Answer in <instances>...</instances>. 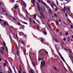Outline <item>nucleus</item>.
<instances>
[{
	"mask_svg": "<svg viewBox=\"0 0 73 73\" xmlns=\"http://www.w3.org/2000/svg\"><path fill=\"white\" fill-rule=\"evenodd\" d=\"M2 12H6V11L4 10V8L2 7Z\"/></svg>",
	"mask_w": 73,
	"mask_h": 73,
	"instance_id": "nucleus-9",
	"label": "nucleus"
},
{
	"mask_svg": "<svg viewBox=\"0 0 73 73\" xmlns=\"http://www.w3.org/2000/svg\"><path fill=\"white\" fill-rule=\"evenodd\" d=\"M56 4L57 5H58V1H56Z\"/></svg>",
	"mask_w": 73,
	"mask_h": 73,
	"instance_id": "nucleus-44",
	"label": "nucleus"
},
{
	"mask_svg": "<svg viewBox=\"0 0 73 73\" xmlns=\"http://www.w3.org/2000/svg\"><path fill=\"white\" fill-rule=\"evenodd\" d=\"M21 4H23V5L24 6H26V3H25L24 2H21Z\"/></svg>",
	"mask_w": 73,
	"mask_h": 73,
	"instance_id": "nucleus-7",
	"label": "nucleus"
},
{
	"mask_svg": "<svg viewBox=\"0 0 73 73\" xmlns=\"http://www.w3.org/2000/svg\"><path fill=\"white\" fill-rule=\"evenodd\" d=\"M5 62L6 64H8V62L7 61V60H5Z\"/></svg>",
	"mask_w": 73,
	"mask_h": 73,
	"instance_id": "nucleus-36",
	"label": "nucleus"
},
{
	"mask_svg": "<svg viewBox=\"0 0 73 73\" xmlns=\"http://www.w3.org/2000/svg\"><path fill=\"white\" fill-rule=\"evenodd\" d=\"M43 33L44 35H47V33L46 32V31H43Z\"/></svg>",
	"mask_w": 73,
	"mask_h": 73,
	"instance_id": "nucleus-14",
	"label": "nucleus"
},
{
	"mask_svg": "<svg viewBox=\"0 0 73 73\" xmlns=\"http://www.w3.org/2000/svg\"><path fill=\"white\" fill-rule=\"evenodd\" d=\"M19 7V6H17V5L15 6V9H17V7Z\"/></svg>",
	"mask_w": 73,
	"mask_h": 73,
	"instance_id": "nucleus-29",
	"label": "nucleus"
},
{
	"mask_svg": "<svg viewBox=\"0 0 73 73\" xmlns=\"http://www.w3.org/2000/svg\"><path fill=\"white\" fill-rule=\"evenodd\" d=\"M63 22H64V24H65V25H67L66 24V23H65V21H64Z\"/></svg>",
	"mask_w": 73,
	"mask_h": 73,
	"instance_id": "nucleus-50",
	"label": "nucleus"
},
{
	"mask_svg": "<svg viewBox=\"0 0 73 73\" xmlns=\"http://www.w3.org/2000/svg\"><path fill=\"white\" fill-rule=\"evenodd\" d=\"M59 30V29H57L56 30V31L57 32H58V31Z\"/></svg>",
	"mask_w": 73,
	"mask_h": 73,
	"instance_id": "nucleus-41",
	"label": "nucleus"
},
{
	"mask_svg": "<svg viewBox=\"0 0 73 73\" xmlns=\"http://www.w3.org/2000/svg\"><path fill=\"white\" fill-rule=\"evenodd\" d=\"M7 66V64H6L5 63H4L3 64V66Z\"/></svg>",
	"mask_w": 73,
	"mask_h": 73,
	"instance_id": "nucleus-34",
	"label": "nucleus"
},
{
	"mask_svg": "<svg viewBox=\"0 0 73 73\" xmlns=\"http://www.w3.org/2000/svg\"><path fill=\"white\" fill-rule=\"evenodd\" d=\"M44 5H45V6H47V5H46V4L45 3V2H44Z\"/></svg>",
	"mask_w": 73,
	"mask_h": 73,
	"instance_id": "nucleus-40",
	"label": "nucleus"
},
{
	"mask_svg": "<svg viewBox=\"0 0 73 73\" xmlns=\"http://www.w3.org/2000/svg\"><path fill=\"white\" fill-rule=\"evenodd\" d=\"M55 11H57V9H55Z\"/></svg>",
	"mask_w": 73,
	"mask_h": 73,
	"instance_id": "nucleus-60",
	"label": "nucleus"
},
{
	"mask_svg": "<svg viewBox=\"0 0 73 73\" xmlns=\"http://www.w3.org/2000/svg\"><path fill=\"white\" fill-rule=\"evenodd\" d=\"M2 48L3 49V50H5V49H4V47H2Z\"/></svg>",
	"mask_w": 73,
	"mask_h": 73,
	"instance_id": "nucleus-52",
	"label": "nucleus"
},
{
	"mask_svg": "<svg viewBox=\"0 0 73 73\" xmlns=\"http://www.w3.org/2000/svg\"><path fill=\"white\" fill-rule=\"evenodd\" d=\"M10 72L11 73H12V70H11V69H10Z\"/></svg>",
	"mask_w": 73,
	"mask_h": 73,
	"instance_id": "nucleus-48",
	"label": "nucleus"
},
{
	"mask_svg": "<svg viewBox=\"0 0 73 73\" xmlns=\"http://www.w3.org/2000/svg\"><path fill=\"white\" fill-rule=\"evenodd\" d=\"M16 36L17 38V39H18V38H18V36H17V35H16Z\"/></svg>",
	"mask_w": 73,
	"mask_h": 73,
	"instance_id": "nucleus-49",
	"label": "nucleus"
},
{
	"mask_svg": "<svg viewBox=\"0 0 73 73\" xmlns=\"http://www.w3.org/2000/svg\"><path fill=\"white\" fill-rule=\"evenodd\" d=\"M23 24H27V25H28V23L24 22H23Z\"/></svg>",
	"mask_w": 73,
	"mask_h": 73,
	"instance_id": "nucleus-28",
	"label": "nucleus"
},
{
	"mask_svg": "<svg viewBox=\"0 0 73 73\" xmlns=\"http://www.w3.org/2000/svg\"><path fill=\"white\" fill-rule=\"evenodd\" d=\"M3 44L4 46H6V44H5V42H3Z\"/></svg>",
	"mask_w": 73,
	"mask_h": 73,
	"instance_id": "nucleus-25",
	"label": "nucleus"
},
{
	"mask_svg": "<svg viewBox=\"0 0 73 73\" xmlns=\"http://www.w3.org/2000/svg\"><path fill=\"white\" fill-rule=\"evenodd\" d=\"M66 8L67 9V10L68 11H70V7H67Z\"/></svg>",
	"mask_w": 73,
	"mask_h": 73,
	"instance_id": "nucleus-6",
	"label": "nucleus"
},
{
	"mask_svg": "<svg viewBox=\"0 0 73 73\" xmlns=\"http://www.w3.org/2000/svg\"><path fill=\"white\" fill-rule=\"evenodd\" d=\"M52 13V10L51 9H49V13L50 14H51Z\"/></svg>",
	"mask_w": 73,
	"mask_h": 73,
	"instance_id": "nucleus-16",
	"label": "nucleus"
},
{
	"mask_svg": "<svg viewBox=\"0 0 73 73\" xmlns=\"http://www.w3.org/2000/svg\"><path fill=\"white\" fill-rule=\"evenodd\" d=\"M42 50H45V49H42L40 50L39 51V52H38V54H39L40 53Z\"/></svg>",
	"mask_w": 73,
	"mask_h": 73,
	"instance_id": "nucleus-11",
	"label": "nucleus"
},
{
	"mask_svg": "<svg viewBox=\"0 0 73 73\" xmlns=\"http://www.w3.org/2000/svg\"><path fill=\"white\" fill-rule=\"evenodd\" d=\"M41 64L42 66V67H44L45 66V61L44 60L43 63H42V60L41 62Z\"/></svg>",
	"mask_w": 73,
	"mask_h": 73,
	"instance_id": "nucleus-3",
	"label": "nucleus"
},
{
	"mask_svg": "<svg viewBox=\"0 0 73 73\" xmlns=\"http://www.w3.org/2000/svg\"><path fill=\"white\" fill-rule=\"evenodd\" d=\"M40 41H41L42 43V42H43V40L42 39L40 40Z\"/></svg>",
	"mask_w": 73,
	"mask_h": 73,
	"instance_id": "nucleus-45",
	"label": "nucleus"
},
{
	"mask_svg": "<svg viewBox=\"0 0 73 73\" xmlns=\"http://www.w3.org/2000/svg\"><path fill=\"white\" fill-rule=\"evenodd\" d=\"M31 3H32V4H33V5L34 7H35V0H31Z\"/></svg>",
	"mask_w": 73,
	"mask_h": 73,
	"instance_id": "nucleus-4",
	"label": "nucleus"
},
{
	"mask_svg": "<svg viewBox=\"0 0 73 73\" xmlns=\"http://www.w3.org/2000/svg\"><path fill=\"white\" fill-rule=\"evenodd\" d=\"M39 13L41 15V16H42V17H43L44 16V15H43V14L41 13V11H39Z\"/></svg>",
	"mask_w": 73,
	"mask_h": 73,
	"instance_id": "nucleus-13",
	"label": "nucleus"
},
{
	"mask_svg": "<svg viewBox=\"0 0 73 73\" xmlns=\"http://www.w3.org/2000/svg\"><path fill=\"white\" fill-rule=\"evenodd\" d=\"M0 50L1 51V53L2 54H4V52H3V50H2L1 49H0Z\"/></svg>",
	"mask_w": 73,
	"mask_h": 73,
	"instance_id": "nucleus-8",
	"label": "nucleus"
},
{
	"mask_svg": "<svg viewBox=\"0 0 73 73\" xmlns=\"http://www.w3.org/2000/svg\"><path fill=\"white\" fill-rule=\"evenodd\" d=\"M38 2L39 3H41V1H40V0H38Z\"/></svg>",
	"mask_w": 73,
	"mask_h": 73,
	"instance_id": "nucleus-64",
	"label": "nucleus"
},
{
	"mask_svg": "<svg viewBox=\"0 0 73 73\" xmlns=\"http://www.w3.org/2000/svg\"><path fill=\"white\" fill-rule=\"evenodd\" d=\"M30 73H33V70H31L30 71Z\"/></svg>",
	"mask_w": 73,
	"mask_h": 73,
	"instance_id": "nucleus-20",
	"label": "nucleus"
},
{
	"mask_svg": "<svg viewBox=\"0 0 73 73\" xmlns=\"http://www.w3.org/2000/svg\"><path fill=\"white\" fill-rule=\"evenodd\" d=\"M15 0H12V1L13 3H14L15 2Z\"/></svg>",
	"mask_w": 73,
	"mask_h": 73,
	"instance_id": "nucleus-59",
	"label": "nucleus"
},
{
	"mask_svg": "<svg viewBox=\"0 0 73 73\" xmlns=\"http://www.w3.org/2000/svg\"><path fill=\"white\" fill-rule=\"evenodd\" d=\"M13 69H14V70H15V67L13 66Z\"/></svg>",
	"mask_w": 73,
	"mask_h": 73,
	"instance_id": "nucleus-54",
	"label": "nucleus"
},
{
	"mask_svg": "<svg viewBox=\"0 0 73 73\" xmlns=\"http://www.w3.org/2000/svg\"><path fill=\"white\" fill-rule=\"evenodd\" d=\"M66 17H68V14H66Z\"/></svg>",
	"mask_w": 73,
	"mask_h": 73,
	"instance_id": "nucleus-55",
	"label": "nucleus"
},
{
	"mask_svg": "<svg viewBox=\"0 0 73 73\" xmlns=\"http://www.w3.org/2000/svg\"><path fill=\"white\" fill-rule=\"evenodd\" d=\"M19 51H17V56H19Z\"/></svg>",
	"mask_w": 73,
	"mask_h": 73,
	"instance_id": "nucleus-26",
	"label": "nucleus"
},
{
	"mask_svg": "<svg viewBox=\"0 0 73 73\" xmlns=\"http://www.w3.org/2000/svg\"><path fill=\"white\" fill-rule=\"evenodd\" d=\"M38 60H40V61L41 59H40V58H38Z\"/></svg>",
	"mask_w": 73,
	"mask_h": 73,
	"instance_id": "nucleus-58",
	"label": "nucleus"
},
{
	"mask_svg": "<svg viewBox=\"0 0 73 73\" xmlns=\"http://www.w3.org/2000/svg\"><path fill=\"white\" fill-rule=\"evenodd\" d=\"M12 19H13V20H15V21H16L15 19V18H14L12 17Z\"/></svg>",
	"mask_w": 73,
	"mask_h": 73,
	"instance_id": "nucleus-51",
	"label": "nucleus"
},
{
	"mask_svg": "<svg viewBox=\"0 0 73 73\" xmlns=\"http://www.w3.org/2000/svg\"><path fill=\"white\" fill-rule=\"evenodd\" d=\"M37 29H38V30H39V27L38 26H37Z\"/></svg>",
	"mask_w": 73,
	"mask_h": 73,
	"instance_id": "nucleus-56",
	"label": "nucleus"
},
{
	"mask_svg": "<svg viewBox=\"0 0 73 73\" xmlns=\"http://www.w3.org/2000/svg\"><path fill=\"white\" fill-rule=\"evenodd\" d=\"M4 25L5 26H9V25L8 24V23H7L6 22H5L3 23Z\"/></svg>",
	"mask_w": 73,
	"mask_h": 73,
	"instance_id": "nucleus-5",
	"label": "nucleus"
},
{
	"mask_svg": "<svg viewBox=\"0 0 73 73\" xmlns=\"http://www.w3.org/2000/svg\"><path fill=\"white\" fill-rule=\"evenodd\" d=\"M68 50L70 52V53H72V50H70V49L69 48L68 49Z\"/></svg>",
	"mask_w": 73,
	"mask_h": 73,
	"instance_id": "nucleus-24",
	"label": "nucleus"
},
{
	"mask_svg": "<svg viewBox=\"0 0 73 73\" xmlns=\"http://www.w3.org/2000/svg\"><path fill=\"white\" fill-rule=\"evenodd\" d=\"M33 22L34 23H36V22H35V21H33Z\"/></svg>",
	"mask_w": 73,
	"mask_h": 73,
	"instance_id": "nucleus-62",
	"label": "nucleus"
},
{
	"mask_svg": "<svg viewBox=\"0 0 73 73\" xmlns=\"http://www.w3.org/2000/svg\"><path fill=\"white\" fill-rule=\"evenodd\" d=\"M65 35H68V32H66V33L65 34Z\"/></svg>",
	"mask_w": 73,
	"mask_h": 73,
	"instance_id": "nucleus-39",
	"label": "nucleus"
},
{
	"mask_svg": "<svg viewBox=\"0 0 73 73\" xmlns=\"http://www.w3.org/2000/svg\"><path fill=\"white\" fill-rule=\"evenodd\" d=\"M64 49L65 50H66V51H68V50L67 49H66V48H64Z\"/></svg>",
	"mask_w": 73,
	"mask_h": 73,
	"instance_id": "nucleus-53",
	"label": "nucleus"
},
{
	"mask_svg": "<svg viewBox=\"0 0 73 73\" xmlns=\"http://www.w3.org/2000/svg\"><path fill=\"white\" fill-rule=\"evenodd\" d=\"M18 72L19 73H21V71L20 70H18Z\"/></svg>",
	"mask_w": 73,
	"mask_h": 73,
	"instance_id": "nucleus-42",
	"label": "nucleus"
},
{
	"mask_svg": "<svg viewBox=\"0 0 73 73\" xmlns=\"http://www.w3.org/2000/svg\"><path fill=\"white\" fill-rule=\"evenodd\" d=\"M40 11H41L42 12H43L44 11V9H42V8L41 9Z\"/></svg>",
	"mask_w": 73,
	"mask_h": 73,
	"instance_id": "nucleus-18",
	"label": "nucleus"
},
{
	"mask_svg": "<svg viewBox=\"0 0 73 73\" xmlns=\"http://www.w3.org/2000/svg\"><path fill=\"white\" fill-rule=\"evenodd\" d=\"M47 3H49V4H50V3H51L50 2V1L47 0Z\"/></svg>",
	"mask_w": 73,
	"mask_h": 73,
	"instance_id": "nucleus-30",
	"label": "nucleus"
},
{
	"mask_svg": "<svg viewBox=\"0 0 73 73\" xmlns=\"http://www.w3.org/2000/svg\"><path fill=\"white\" fill-rule=\"evenodd\" d=\"M2 60V59H1V58H0V62H1V61Z\"/></svg>",
	"mask_w": 73,
	"mask_h": 73,
	"instance_id": "nucleus-57",
	"label": "nucleus"
},
{
	"mask_svg": "<svg viewBox=\"0 0 73 73\" xmlns=\"http://www.w3.org/2000/svg\"><path fill=\"white\" fill-rule=\"evenodd\" d=\"M58 54H59L60 56V58L62 59V60H63V61H64V62H65V63H66V62L65 61V60H64V58L62 56V55H61V54H60V52H58Z\"/></svg>",
	"mask_w": 73,
	"mask_h": 73,
	"instance_id": "nucleus-1",
	"label": "nucleus"
},
{
	"mask_svg": "<svg viewBox=\"0 0 73 73\" xmlns=\"http://www.w3.org/2000/svg\"><path fill=\"white\" fill-rule=\"evenodd\" d=\"M37 5L38 7V11H39V12L40 11H40V5L38 2L37 3Z\"/></svg>",
	"mask_w": 73,
	"mask_h": 73,
	"instance_id": "nucleus-2",
	"label": "nucleus"
},
{
	"mask_svg": "<svg viewBox=\"0 0 73 73\" xmlns=\"http://www.w3.org/2000/svg\"><path fill=\"white\" fill-rule=\"evenodd\" d=\"M55 41H56V42H58V40H56V39H55Z\"/></svg>",
	"mask_w": 73,
	"mask_h": 73,
	"instance_id": "nucleus-43",
	"label": "nucleus"
},
{
	"mask_svg": "<svg viewBox=\"0 0 73 73\" xmlns=\"http://www.w3.org/2000/svg\"><path fill=\"white\" fill-rule=\"evenodd\" d=\"M34 19H35V20H36V15H34Z\"/></svg>",
	"mask_w": 73,
	"mask_h": 73,
	"instance_id": "nucleus-22",
	"label": "nucleus"
},
{
	"mask_svg": "<svg viewBox=\"0 0 73 73\" xmlns=\"http://www.w3.org/2000/svg\"><path fill=\"white\" fill-rule=\"evenodd\" d=\"M21 28H22V29H24V28H25V26L24 25H21Z\"/></svg>",
	"mask_w": 73,
	"mask_h": 73,
	"instance_id": "nucleus-10",
	"label": "nucleus"
},
{
	"mask_svg": "<svg viewBox=\"0 0 73 73\" xmlns=\"http://www.w3.org/2000/svg\"><path fill=\"white\" fill-rule=\"evenodd\" d=\"M2 21H3L2 19H0V22H2Z\"/></svg>",
	"mask_w": 73,
	"mask_h": 73,
	"instance_id": "nucleus-46",
	"label": "nucleus"
},
{
	"mask_svg": "<svg viewBox=\"0 0 73 73\" xmlns=\"http://www.w3.org/2000/svg\"><path fill=\"white\" fill-rule=\"evenodd\" d=\"M47 24L49 27L51 29V26H50V24L49 23H47Z\"/></svg>",
	"mask_w": 73,
	"mask_h": 73,
	"instance_id": "nucleus-15",
	"label": "nucleus"
},
{
	"mask_svg": "<svg viewBox=\"0 0 73 73\" xmlns=\"http://www.w3.org/2000/svg\"><path fill=\"white\" fill-rule=\"evenodd\" d=\"M63 40L64 41H66V39L65 38H63Z\"/></svg>",
	"mask_w": 73,
	"mask_h": 73,
	"instance_id": "nucleus-33",
	"label": "nucleus"
},
{
	"mask_svg": "<svg viewBox=\"0 0 73 73\" xmlns=\"http://www.w3.org/2000/svg\"><path fill=\"white\" fill-rule=\"evenodd\" d=\"M56 48H59L60 47H59V45L58 44H57V45H56Z\"/></svg>",
	"mask_w": 73,
	"mask_h": 73,
	"instance_id": "nucleus-19",
	"label": "nucleus"
},
{
	"mask_svg": "<svg viewBox=\"0 0 73 73\" xmlns=\"http://www.w3.org/2000/svg\"><path fill=\"white\" fill-rule=\"evenodd\" d=\"M50 5L51 6L53 9H54V8H53V5L52 4H50Z\"/></svg>",
	"mask_w": 73,
	"mask_h": 73,
	"instance_id": "nucleus-27",
	"label": "nucleus"
},
{
	"mask_svg": "<svg viewBox=\"0 0 73 73\" xmlns=\"http://www.w3.org/2000/svg\"><path fill=\"white\" fill-rule=\"evenodd\" d=\"M54 16H55V17H57V15H56V14H54Z\"/></svg>",
	"mask_w": 73,
	"mask_h": 73,
	"instance_id": "nucleus-47",
	"label": "nucleus"
},
{
	"mask_svg": "<svg viewBox=\"0 0 73 73\" xmlns=\"http://www.w3.org/2000/svg\"><path fill=\"white\" fill-rule=\"evenodd\" d=\"M70 36H69L67 37V40L69 42L70 41Z\"/></svg>",
	"mask_w": 73,
	"mask_h": 73,
	"instance_id": "nucleus-12",
	"label": "nucleus"
},
{
	"mask_svg": "<svg viewBox=\"0 0 73 73\" xmlns=\"http://www.w3.org/2000/svg\"><path fill=\"white\" fill-rule=\"evenodd\" d=\"M21 42L23 45H25V44H24V42H23V41L21 40Z\"/></svg>",
	"mask_w": 73,
	"mask_h": 73,
	"instance_id": "nucleus-21",
	"label": "nucleus"
},
{
	"mask_svg": "<svg viewBox=\"0 0 73 73\" xmlns=\"http://www.w3.org/2000/svg\"><path fill=\"white\" fill-rule=\"evenodd\" d=\"M17 25H21V23H17Z\"/></svg>",
	"mask_w": 73,
	"mask_h": 73,
	"instance_id": "nucleus-35",
	"label": "nucleus"
},
{
	"mask_svg": "<svg viewBox=\"0 0 73 73\" xmlns=\"http://www.w3.org/2000/svg\"><path fill=\"white\" fill-rule=\"evenodd\" d=\"M56 23V25H58V21H55Z\"/></svg>",
	"mask_w": 73,
	"mask_h": 73,
	"instance_id": "nucleus-17",
	"label": "nucleus"
},
{
	"mask_svg": "<svg viewBox=\"0 0 73 73\" xmlns=\"http://www.w3.org/2000/svg\"><path fill=\"white\" fill-rule=\"evenodd\" d=\"M70 26H71L70 27V28L71 29H72V28H73V26L72 25H70Z\"/></svg>",
	"mask_w": 73,
	"mask_h": 73,
	"instance_id": "nucleus-37",
	"label": "nucleus"
},
{
	"mask_svg": "<svg viewBox=\"0 0 73 73\" xmlns=\"http://www.w3.org/2000/svg\"><path fill=\"white\" fill-rule=\"evenodd\" d=\"M44 51H45V53L46 54H48V52H47L46 50H44Z\"/></svg>",
	"mask_w": 73,
	"mask_h": 73,
	"instance_id": "nucleus-32",
	"label": "nucleus"
},
{
	"mask_svg": "<svg viewBox=\"0 0 73 73\" xmlns=\"http://www.w3.org/2000/svg\"><path fill=\"white\" fill-rule=\"evenodd\" d=\"M29 21H31V18H30V19H29Z\"/></svg>",
	"mask_w": 73,
	"mask_h": 73,
	"instance_id": "nucleus-63",
	"label": "nucleus"
},
{
	"mask_svg": "<svg viewBox=\"0 0 73 73\" xmlns=\"http://www.w3.org/2000/svg\"><path fill=\"white\" fill-rule=\"evenodd\" d=\"M68 19V21H69V22H70V23H72V22L70 21V20H69V19Z\"/></svg>",
	"mask_w": 73,
	"mask_h": 73,
	"instance_id": "nucleus-38",
	"label": "nucleus"
},
{
	"mask_svg": "<svg viewBox=\"0 0 73 73\" xmlns=\"http://www.w3.org/2000/svg\"><path fill=\"white\" fill-rule=\"evenodd\" d=\"M23 53L25 55H26V52L25 50L23 51Z\"/></svg>",
	"mask_w": 73,
	"mask_h": 73,
	"instance_id": "nucleus-23",
	"label": "nucleus"
},
{
	"mask_svg": "<svg viewBox=\"0 0 73 73\" xmlns=\"http://www.w3.org/2000/svg\"><path fill=\"white\" fill-rule=\"evenodd\" d=\"M29 23H30V24H31V23H32V21H30Z\"/></svg>",
	"mask_w": 73,
	"mask_h": 73,
	"instance_id": "nucleus-61",
	"label": "nucleus"
},
{
	"mask_svg": "<svg viewBox=\"0 0 73 73\" xmlns=\"http://www.w3.org/2000/svg\"><path fill=\"white\" fill-rule=\"evenodd\" d=\"M53 68L54 70H57V68H56V67H54Z\"/></svg>",
	"mask_w": 73,
	"mask_h": 73,
	"instance_id": "nucleus-31",
	"label": "nucleus"
}]
</instances>
